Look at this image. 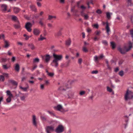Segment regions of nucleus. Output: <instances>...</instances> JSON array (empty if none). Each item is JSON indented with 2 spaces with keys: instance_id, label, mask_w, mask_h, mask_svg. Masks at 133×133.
Returning <instances> with one entry per match:
<instances>
[{
  "instance_id": "1",
  "label": "nucleus",
  "mask_w": 133,
  "mask_h": 133,
  "mask_svg": "<svg viewBox=\"0 0 133 133\" xmlns=\"http://www.w3.org/2000/svg\"><path fill=\"white\" fill-rule=\"evenodd\" d=\"M54 58L52 62L51 63V65L52 66H55L57 68L58 65V61L61 60L62 58V55H58L54 54L53 55Z\"/></svg>"
},
{
  "instance_id": "2",
  "label": "nucleus",
  "mask_w": 133,
  "mask_h": 133,
  "mask_svg": "<svg viewBox=\"0 0 133 133\" xmlns=\"http://www.w3.org/2000/svg\"><path fill=\"white\" fill-rule=\"evenodd\" d=\"M129 47L128 49H126V46H124L123 48H118V50L122 54H124L127 52L132 48V43L130 42L129 41Z\"/></svg>"
},
{
  "instance_id": "3",
  "label": "nucleus",
  "mask_w": 133,
  "mask_h": 133,
  "mask_svg": "<svg viewBox=\"0 0 133 133\" xmlns=\"http://www.w3.org/2000/svg\"><path fill=\"white\" fill-rule=\"evenodd\" d=\"M133 97V93L131 91L127 90L125 95V99L126 100L132 99Z\"/></svg>"
},
{
  "instance_id": "4",
  "label": "nucleus",
  "mask_w": 133,
  "mask_h": 133,
  "mask_svg": "<svg viewBox=\"0 0 133 133\" xmlns=\"http://www.w3.org/2000/svg\"><path fill=\"white\" fill-rule=\"evenodd\" d=\"M64 130L63 126L62 125H59L55 129V132L57 133H61L63 132Z\"/></svg>"
},
{
  "instance_id": "5",
  "label": "nucleus",
  "mask_w": 133,
  "mask_h": 133,
  "mask_svg": "<svg viewBox=\"0 0 133 133\" xmlns=\"http://www.w3.org/2000/svg\"><path fill=\"white\" fill-rule=\"evenodd\" d=\"M46 131L47 133H51L54 130V127L53 126H48L45 128Z\"/></svg>"
},
{
  "instance_id": "6",
  "label": "nucleus",
  "mask_w": 133,
  "mask_h": 133,
  "mask_svg": "<svg viewBox=\"0 0 133 133\" xmlns=\"http://www.w3.org/2000/svg\"><path fill=\"white\" fill-rule=\"evenodd\" d=\"M54 108L55 110L62 112H63L64 111V110L62 106L60 104L54 107Z\"/></svg>"
},
{
  "instance_id": "7",
  "label": "nucleus",
  "mask_w": 133,
  "mask_h": 133,
  "mask_svg": "<svg viewBox=\"0 0 133 133\" xmlns=\"http://www.w3.org/2000/svg\"><path fill=\"white\" fill-rule=\"evenodd\" d=\"M32 122L33 125L35 127L37 126V121L36 117L35 115H34L32 116Z\"/></svg>"
},
{
  "instance_id": "8",
  "label": "nucleus",
  "mask_w": 133,
  "mask_h": 133,
  "mask_svg": "<svg viewBox=\"0 0 133 133\" xmlns=\"http://www.w3.org/2000/svg\"><path fill=\"white\" fill-rule=\"evenodd\" d=\"M32 24L30 22L26 23L25 25V28L29 32H31V27H32Z\"/></svg>"
},
{
  "instance_id": "9",
  "label": "nucleus",
  "mask_w": 133,
  "mask_h": 133,
  "mask_svg": "<svg viewBox=\"0 0 133 133\" xmlns=\"http://www.w3.org/2000/svg\"><path fill=\"white\" fill-rule=\"evenodd\" d=\"M105 24H106V26L105 27V28L107 32V35H109V32H110V28L109 26L108 23L107 22L106 23L104 22H103V25H104Z\"/></svg>"
},
{
  "instance_id": "10",
  "label": "nucleus",
  "mask_w": 133,
  "mask_h": 133,
  "mask_svg": "<svg viewBox=\"0 0 133 133\" xmlns=\"http://www.w3.org/2000/svg\"><path fill=\"white\" fill-rule=\"evenodd\" d=\"M42 57L43 59H45V62H48L50 61V56L49 55H46L44 56H42Z\"/></svg>"
},
{
  "instance_id": "11",
  "label": "nucleus",
  "mask_w": 133,
  "mask_h": 133,
  "mask_svg": "<svg viewBox=\"0 0 133 133\" xmlns=\"http://www.w3.org/2000/svg\"><path fill=\"white\" fill-rule=\"evenodd\" d=\"M40 30L38 28H35L33 30V33L34 35L36 36L40 34Z\"/></svg>"
},
{
  "instance_id": "12",
  "label": "nucleus",
  "mask_w": 133,
  "mask_h": 133,
  "mask_svg": "<svg viewBox=\"0 0 133 133\" xmlns=\"http://www.w3.org/2000/svg\"><path fill=\"white\" fill-rule=\"evenodd\" d=\"M4 46L5 48H8L10 46L9 42L8 41L5 40L4 39Z\"/></svg>"
},
{
  "instance_id": "13",
  "label": "nucleus",
  "mask_w": 133,
  "mask_h": 133,
  "mask_svg": "<svg viewBox=\"0 0 133 133\" xmlns=\"http://www.w3.org/2000/svg\"><path fill=\"white\" fill-rule=\"evenodd\" d=\"M1 8L3 11H5L6 10L7 5L5 4H3L1 5Z\"/></svg>"
},
{
  "instance_id": "14",
  "label": "nucleus",
  "mask_w": 133,
  "mask_h": 133,
  "mask_svg": "<svg viewBox=\"0 0 133 133\" xmlns=\"http://www.w3.org/2000/svg\"><path fill=\"white\" fill-rule=\"evenodd\" d=\"M30 8L31 9L32 11L35 12L36 11L37 9L36 8L35 5H31L30 6Z\"/></svg>"
},
{
  "instance_id": "15",
  "label": "nucleus",
  "mask_w": 133,
  "mask_h": 133,
  "mask_svg": "<svg viewBox=\"0 0 133 133\" xmlns=\"http://www.w3.org/2000/svg\"><path fill=\"white\" fill-rule=\"evenodd\" d=\"M17 24L14 25V26L15 28L18 29L20 27V25L19 21L17 22Z\"/></svg>"
},
{
  "instance_id": "16",
  "label": "nucleus",
  "mask_w": 133,
  "mask_h": 133,
  "mask_svg": "<svg viewBox=\"0 0 133 133\" xmlns=\"http://www.w3.org/2000/svg\"><path fill=\"white\" fill-rule=\"evenodd\" d=\"M20 10V9L17 7H15L14 8V11L15 13L17 14L18 13Z\"/></svg>"
},
{
  "instance_id": "17",
  "label": "nucleus",
  "mask_w": 133,
  "mask_h": 133,
  "mask_svg": "<svg viewBox=\"0 0 133 133\" xmlns=\"http://www.w3.org/2000/svg\"><path fill=\"white\" fill-rule=\"evenodd\" d=\"M19 97L21 101H25V99L26 96L24 94L20 96Z\"/></svg>"
},
{
  "instance_id": "18",
  "label": "nucleus",
  "mask_w": 133,
  "mask_h": 133,
  "mask_svg": "<svg viewBox=\"0 0 133 133\" xmlns=\"http://www.w3.org/2000/svg\"><path fill=\"white\" fill-rule=\"evenodd\" d=\"M71 41L70 39H69L66 41V45L67 46H70L71 43Z\"/></svg>"
},
{
  "instance_id": "19",
  "label": "nucleus",
  "mask_w": 133,
  "mask_h": 133,
  "mask_svg": "<svg viewBox=\"0 0 133 133\" xmlns=\"http://www.w3.org/2000/svg\"><path fill=\"white\" fill-rule=\"evenodd\" d=\"M19 87L20 89L24 91H26L27 89L29 87L28 86L26 87H23L21 86H20Z\"/></svg>"
},
{
  "instance_id": "20",
  "label": "nucleus",
  "mask_w": 133,
  "mask_h": 133,
  "mask_svg": "<svg viewBox=\"0 0 133 133\" xmlns=\"http://www.w3.org/2000/svg\"><path fill=\"white\" fill-rule=\"evenodd\" d=\"M12 19L13 21L16 22L18 21L17 17L15 16L12 15Z\"/></svg>"
},
{
  "instance_id": "21",
  "label": "nucleus",
  "mask_w": 133,
  "mask_h": 133,
  "mask_svg": "<svg viewBox=\"0 0 133 133\" xmlns=\"http://www.w3.org/2000/svg\"><path fill=\"white\" fill-rule=\"evenodd\" d=\"M28 46L32 50H33L35 48V46L32 44L31 43L29 44Z\"/></svg>"
},
{
  "instance_id": "22",
  "label": "nucleus",
  "mask_w": 133,
  "mask_h": 133,
  "mask_svg": "<svg viewBox=\"0 0 133 133\" xmlns=\"http://www.w3.org/2000/svg\"><path fill=\"white\" fill-rule=\"evenodd\" d=\"M46 39V38L42 36V35H40V37L38 38V40L39 41H42L43 40L45 39Z\"/></svg>"
},
{
  "instance_id": "23",
  "label": "nucleus",
  "mask_w": 133,
  "mask_h": 133,
  "mask_svg": "<svg viewBox=\"0 0 133 133\" xmlns=\"http://www.w3.org/2000/svg\"><path fill=\"white\" fill-rule=\"evenodd\" d=\"M106 14L107 18L108 19H109L110 18L111 15L112 14V13L108 12H106Z\"/></svg>"
},
{
  "instance_id": "24",
  "label": "nucleus",
  "mask_w": 133,
  "mask_h": 133,
  "mask_svg": "<svg viewBox=\"0 0 133 133\" xmlns=\"http://www.w3.org/2000/svg\"><path fill=\"white\" fill-rule=\"evenodd\" d=\"M15 69L17 71H19V66L18 64H16Z\"/></svg>"
},
{
  "instance_id": "25",
  "label": "nucleus",
  "mask_w": 133,
  "mask_h": 133,
  "mask_svg": "<svg viewBox=\"0 0 133 133\" xmlns=\"http://www.w3.org/2000/svg\"><path fill=\"white\" fill-rule=\"evenodd\" d=\"M110 46H111L112 48L113 49H115L116 46L115 43L112 42H110Z\"/></svg>"
},
{
  "instance_id": "26",
  "label": "nucleus",
  "mask_w": 133,
  "mask_h": 133,
  "mask_svg": "<svg viewBox=\"0 0 133 133\" xmlns=\"http://www.w3.org/2000/svg\"><path fill=\"white\" fill-rule=\"evenodd\" d=\"M6 93L7 94V95L9 96L8 97H13V95L11 93V92L9 90H7Z\"/></svg>"
},
{
  "instance_id": "27",
  "label": "nucleus",
  "mask_w": 133,
  "mask_h": 133,
  "mask_svg": "<svg viewBox=\"0 0 133 133\" xmlns=\"http://www.w3.org/2000/svg\"><path fill=\"white\" fill-rule=\"evenodd\" d=\"M107 90L108 92H112V94H114V92L113 91H112V90L110 88V87H107Z\"/></svg>"
},
{
  "instance_id": "28",
  "label": "nucleus",
  "mask_w": 133,
  "mask_h": 133,
  "mask_svg": "<svg viewBox=\"0 0 133 133\" xmlns=\"http://www.w3.org/2000/svg\"><path fill=\"white\" fill-rule=\"evenodd\" d=\"M56 18V16H52L50 15H49L48 16V20H51L53 18Z\"/></svg>"
},
{
  "instance_id": "29",
  "label": "nucleus",
  "mask_w": 133,
  "mask_h": 133,
  "mask_svg": "<svg viewBox=\"0 0 133 133\" xmlns=\"http://www.w3.org/2000/svg\"><path fill=\"white\" fill-rule=\"evenodd\" d=\"M82 50L83 52H86L88 51V50L87 49L86 47L85 46H84L83 47Z\"/></svg>"
},
{
  "instance_id": "30",
  "label": "nucleus",
  "mask_w": 133,
  "mask_h": 133,
  "mask_svg": "<svg viewBox=\"0 0 133 133\" xmlns=\"http://www.w3.org/2000/svg\"><path fill=\"white\" fill-rule=\"evenodd\" d=\"M13 97H8L6 99V102L8 103H10L11 100V98Z\"/></svg>"
},
{
  "instance_id": "31",
  "label": "nucleus",
  "mask_w": 133,
  "mask_h": 133,
  "mask_svg": "<svg viewBox=\"0 0 133 133\" xmlns=\"http://www.w3.org/2000/svg\"><path fill=\"white\" fill-rule=\"evenodd\" d=\"M99 59L98 57L96 55L94 57V60L95 62H98V59Z\"/></svg>"
},
{
  "instance_id": "32",
  "label": "nucleus",
  "mask_w": 133,
  "mask_h": 133,
  "mask_svg": "<svg viewBox=\"0 0 133 133\" xmlns=\"http://www.w3.org/2000/svg\"><path fill=\"white\" fill-rule=\"evenodd\" d=\"M39 59L38 58H36L33 59V62L34 63H38L39 62Z\"/></svg>"
},
{
  "instance_id": "33",
  "label": "nucleus",
  "mask_w": 133,
  "mask_h": 133,
  "mask_svg": "<svg viewBox=\"0 0 133 133\" xmlns=\"http://www.w3.org/2000/svg\"><path fill=\"white\" fill-rule=\"evenodd\" d=\"M10 82L13 84L17 85V83L15 81L13 80H11L10 81Z\"/></svg>"
},
{
  "instance_id": "34",
  "label": "nucleus",
  "mask_w": 133,
  "mask_h": 133,
  "mask_svg": "<svg viewBox=\"0 0 133 133\" xmlns=\"http://www.w3.org/2000/svg\"><path fill=\"white\" fill-rule=\"evenodd\" d=\"M61 35V32L60 31L57 33H55V36H60Z\"/></svg>"
},
{
  "instance_id": "35",
  "label": "nucleus",
  "mask_w": 133,
  "mask_h": 133,
  "mask_svg": "<svg viewBox=\"0 0 133 133\" xmlns=\"http://www.w3.org/2000/svg\"><path fill=\"white\" fill-rule=\"evenodd\" d=\"M70 60H69L68 61L66 62L65 64V67H67L68 66H69V64L70 63Z\"/></svg>"
},
{
  "instance_id": "36",
  "label": "nucleus",
  "mask_w": 133,
  "mask_h": 133,
  "mask_svg": "<svg viewBox=\"0 0 133 133\" xmlns=\"http://www.w3.org/2000/svg\"><path fill=\"white\" fill-rule=\"evenodd\" d=\"M73 95V93L71 91H69V93H68L67 94L68 97H70V96H72Z\"/></svg>"
},
{
  "instance_id": "37",
  "label": "nucleus",
  "mask_w": 133,
  "mask_h": 133,
  "mask_svg": "<svg viewBox=\"0 0 133 133\" xmlns=\"http://www.w3.org/2000/svg\"><path fill=\"white\" fill-rule=\"evenodd\" d=\"M102 42L104 45H108V42L106 40H103L102 41Z\"/></svg>"
},
{
  "instance_id": "38",
  "label": "nucleus",
  "mask_w": 133,
  "mask_h": 133,
  "mask_svg": "<svg viewBox=\"0 0 133 133\" xmlns=\"http://www.w3.org/2000/svg\"><path fill=\"white\" fill-rule=\"evenodd\" d=\"M82 16L84 17V19L86 20L88 19L89 17L88 14H85Z\"/></svg>"
},
{
  "instance_id": "39",
  "label": "nucleus",
  "mask_w": 133,
  "mask_h": 133,
  "mask_svg": "<svg viewBox=\"0 0 133 133\" xmlns=\"http://www.w3.org/2000/svg\"><path fill=\"white\" fill-rule=\"evenodd\" d=\"M101 33L100 31H96L95 32V34L97 35H99Z\"/></svg>"
},
{
  "instance_id": "40",
  "label": "nucleus",
  "mask_w": 133,
  "mask_h": 133,
  "mask_svg": "<svg viewBox=\"0 0 133 133\" xmlns=\"http://www.w3.org/2000/svg\"><path fill=\"white\" fill-rule=\"evenodd\" d=\"M47 112L50 114L51 116H55V114L52 111H48Z\"/></svg>"
},
{
  "instance_id": "41",
  "label": "nucleus",
  "mask_w": 133,
  "mask_h": 133,
  "mask_svg": "<svg viewBox=\"0 0 133 133\" xmlns=\"http://www.w3.org/2000/svg\"><path fill=\"white\" fill-rule=\"evenodd\" d=\"M86 7L85 6L83 5L81 6L80 7V8L81 9V10H85L86 9Z\"/></svg>"
},
{
  "instance_id": "42",
  "label": "nucleus",
  "mask_w": 133,
  "mask_h": 133,
  "mask_svg": "<svg viewBox=\"0 0 133 133\" xmlns=\"http://www.w3.org/2000/svg\"><path fill=\"white\" fill-rule=\"evenodd\" d=\"M23 36L24 37H25V39L26 40H28L29 38V36L25 34H24L23 35Z\"/></svg>"
},
{
  "instance_id": "43",
  "label": "nucleus",
  "mask_w": 133,
  "mask_h": 133,
  "mask_svg": "<svg viewBox=\"0 0 133 133\" xmlns=\"http://www.w3.org/2000/svg\"><path fill=\"white\" fill-rule=\"evenodd\" d=\"M98 72V71L96 70H94L92 71L91 74H97Z\"/></svg>"
},
{
  "instance_id": "44",
  "label": "nucleus",
  "mask_w": 133,
  "mask_h": 133,
  "mask_svg": "<svg viewBox=\"0 0 133 133\" xmlns=\"http://www.w3.org/2000/svg\"><path fill=\"white\" fill-rule=\"evenodd\" d=\"M0 79L2 81H3L4 80V76L3 75L0 76Z\"/></svg>"
},
{
  "instance_id": "45",
  "label": "nucleus",
  "mask_w": 133,
  "mask_h": 133,
  "mask_svg": "<svg viewBox=\"0 0 133 133\" xmlns=\"http://www.w3.org/2000/svg\"><path fill=\"white\" fill-rule=\"evenodd\" d=\"M119 74L121 76H123L124 75L123 71H120L119 73Z\"/></svg>"
},
{
  "instance_id": "46",
  "label": "nucleus",
  "mask_w": 133,
  "mask_h": 133,
  "mask_svg": "<svg viewBox=\"0 0 133 133\" xmlns=\"http://www.w3.org/2000/svg\"><path fill=\"white\" fill-rule=\"evenodd\" d=\"M54 73L49 72L48 75L50 77H52L54 76Z\"/></svg>"
},
{
  "instance_id": "47",
  "label": "nucleus",
  "mask_w": 133,
  "mask_h": 133,
  "mask_svg": "<svg viewBox=\"0 0 133 133\" xmlns=\"http://www.w3.org/2000/svg\"><path fill=\"white\" fill-rule=\"evenodd\" d=\"M85 10H81L80 11V13L81 14V15L82 16H83L85 14V13H84V11Z\"/></svg>"
},
{
  "instance_id": "48",
  "label": "nucleus",
  "mask_w": 133,
  "mask_h": 133,
  "mask_svg": "<svg viewBox=\"0 0 133 133\" xmlns=\"http://www.w3.org/2000/svg\"><path fill=\"white\" fill-rule=\"evenodd\" d=\"M129 5H132V0H127Z\"/></svg>"
},
{
  "instance_id": "49",
  "label": "nucleus",
  "mask_w": 133,
  "mask_h": 133,
  "mask_svg": "<svg viewBox=\"0 0 133 133\" xmlns=\"http://www.w3.org/2000/svg\"><path fill=\"white\" fill-rule=\"evenodd\" d=\"M85 93V92L84 91H82L80 92L79 94L80 95H82Z\"/></svg>"
},
{
  "instance_id": "50",
  "label": "nucleus",
  "mask_w": 133,
  "mask_h": 133,
  "mask_svg": "<svg viewBox=\"0 0 133 133\" xmlns=\"http://www.w3.org/2000/svg\"><path fill=\"white\" fill-rule=\"evenodd\" d=\"M82 59L80 58L78 60V63L79 64H81V63L82 62Z\"/></svg>"
},
{
  "instance_id": "51",
  "label": "nucleus",
  "mask_w": 133,
  "mask_h": 133,
  "mask_svg": "<svg viewBox=\"0 0 133 133\" xmlns=\"http://www.w3.org/2000/svg\"><path fill=\"white\" fill-rule=\"evenodd\" d=\"M96 13L99 14H100L101 13L102 11L100 9H98L96 11Z\"/></svg>"
},
{
  "instance_id": "52",
  "label": "nucleus",
  "mask_w": 133,
  "mask_h": 133,
  "mask_svg": "<svg viewBox=\"0 0 133 133\" xmlns=\"http://www.w3.org/2000/svg\"><path fill=\"white\" fill-rule=\"evenodd\" d=\"M130 33L131 35V37L133 38V29L131 30L130 31Z\"/></svg>"
},
{
  "instance_id": "53",
  "label": "nucleus",
  "mask_w": 133,
  "mask_h": 133,
  "mask_svg": "<svg viewBox=\"0 0 133 133\" xmlns=\"http://www.w3.org/2000/svg\"><path fill=\"white\" fill-rule=\"evenodd\" d=\"M3 68L5 69H7L9 68L6 65H3Z\"/></svg>"
},
{
  "instance_id": "54",
  "label": "nucleus",
  "mask_w": 133,
  "mask_h": 133,
  "mask_svg": "<svg viewBox=\"0 0 133 133\" xmlns=\"http://www.w3.org/2000/svg\"><path fill=\"white\" fill-rule=\"evenodd\" d=\"M4 38L5 36L4 34H2V35H0V39H1L3 38L4 39Z\"/></svg>"
},
{
  "instance_id": "55",
  "label": "nucleus",
  "mask_w": 133,
  "mask_h": 133,
  "mask_svg": "<svg viewBox=\"0 0 133 133\" xmlns=\"http://www.w3.org/2000/svg\"><path fill=\"white\" fill-rule=\"evenodd\" d=\"M104 57V55L103 54H101L98 57L99 59H100Z\"/></svg>"
},
{
  "instance_id": "56",
  "label": "nucleus",
  "mask_w": 133,
  "mask_h": 133,
  "mask_svg": "<svg viewBox=\"0 0 133 133\" xmlns=\"http://www.w3.org/2000/svg\"><path fill=\"white\" fill-rule=\"evenodd\" d=\"M39 24L41 25L42 26H43L44 25L43 22L41 21H39Z\"/></svg>"
},
{
  "instance_id": "57",
  "label": "nucleus",
  "mask_w": 133,
  "mask_h": 133,
  "mask_svg": "<svg viewBox=\"0 0 133 133\" xmlns=\"http://www.w3.org/2000/svg\"><path fill=\"white\" fill-rule=\"evenodd\" d=\"M93 26L95 27V28L97 29H98V24H96L93 25Z\"/></svg>"
},
{
  "instance_id": "58",
  "label": "nucleus",
  "mask_w": 133,
  "mask_h": 133,
  "mask_svg": "<svg viewBox=\"0 0 133 133\" xmlns=\"http://www.w3.org/2000/svg\"><path fill=\"white\" fill-rule=\"evenodd\" d=\"M37 67V66L36 65H35L33 66L32 69H31L32 71H33Z\"/></svg>"
},
{
  "instance_id": "59",
  "label": "nucleus",
  "mask_w": 133,
  "mask_h": 133,
  "mask_svg": "<svg viewBox=\"0 0 133 133\" xmlns=\"http://www.w3.org/2000/svg\"><path fill=\"white\" fill-rule=\"evenodd\" d=\"M65 64L63 63H62L61 64V67L62 68H63V67H65Z\"/></svg>"
},
{
  "instance_id": "60",
  "label": "nucleus",
  "mask_w": 133,
  "mask_h": 133,
  "mask_svg": "<svg viewBox=\"0 0 133 133\" xmlns=\"http://www.w3.org/2000/svg\"><path fill=\"white\" fill-rule=\"evenodd\" d=\"M37 4L38 7H41V4L39 2H37Z\"/></svg>"
},
{
  "instance_id": "61",
  "label": "nucleus",
  "mask_w": 133,
  "mask_h": 133,
  "mask_svg": "<svg viewBox=\"0 0 133 133\" xmlns=\"http://www.w3.org/2000/svg\"><path fill=\"white\" fill-rule=\"evenodd\" d=\"M58 89L59 90H62V91H64L65 90V89H64L63 88V87H60L59 89Z\"/></svg>"
},
{
  "instance_id": "62",
  "label": "nucleus",
  "mask_w": 133,
  "mask_h": 133,
  "mask_svg": "<svg viewBox=\"0 0 133 133\" xmlns=\"http://www.w3.org/2000/svg\"><path fill=\"white\" fill-rule=\"evenodd\" d=\"M123 62V61L122 60H120L119 62V65H121L122 64Z\"/></svg>"
},
{
  "instance_id": "63",
  "label": "nucleus",
  "mask_w": 133,
  "mask_h": 133,
  "mask_svg": "<svg viewBox=\"0 0 133 133\" xmlns=\"http://www.w3.org/2000/svg\"><path fill=\"white\" fill-rule=\"evenodd\" d=\"M15 59V57H12L11 58V61L12 62H14Z\"/></svg>"
},
{
  "instance_id": "64",
  "label": "nucleus",
  "mask_w": 133,
  "mask_h": 133,
  "mask_svg": "<svg viewBox=\"0 0 133 133\" xmlns=\"http://www.w3.org/2000/svg\"><path fill=\"white\" fill-rule=\"evenodd\" d=\"M60 2L61 3L63 4L65 2V0H60Z\"/></svg>"
}]
</instances>
